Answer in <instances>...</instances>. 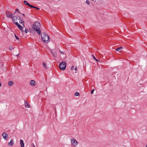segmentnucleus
Returning a JSON list of instances; mask_svg holds the SVG:
<instances>
[{
	"instance_id": "obj_8",
	"label": "nucleus",
	"mask_w": 147,
	"mask_h": 147,
	"mask_svg": "<svg viewBox=\"0 0 147 147\" xmlns=\"http://www.w3.org/2000/svg\"><path fill=\"white\" fill-rule=\"evenodd\" d=\"M18 17L19 18L18 19L20 20V23L24 26V22L23 20V18H21L20 16H18Z\"/></svg>"
},
{
	"instance_id": "obj_9",
	"label": "nucleus",
	"mask_w": 147,
	"mask_h": 147,
	"mask_svg": "<svg viewBox=\"0 0 147 147\" xmlns=\"http://www.w3.org/2000/svg\"><path fill=\"white\" fill-rule=\"evenodd\" d=\"M15 24L18 26V28L21 30H22L23 29V28L22 26L19 24L18 22H16L15 23Z\"/></svg>"
},
{
	"instance_id": "obj_21",
	"label": "nucleus",
	"mask_w": 147,
	"mask_h": 147,
	"mask_svg": "<svg viewBox=\"0 0 147 147\" xmlns=\"http://www.w3.org/2000/svg\"><path fill=\"white\" fill-rule=\"evenodd\" d=\"M24 4L26 5L27 4H28V3L26 1H24Z\"/></svg>"
},
{
	"instance_id": "obj_1",
	"label": "nucleus",
	"mask_w": 147,
	"mask_h": 147,
	"mask_svg": "<svg viewBox=\"0 0 147 147\" xmlns=\"http://www.w3.org/2000/svg\"><path fill=\"white\" fill-rule=\"evenodd\" d=\"M40 24L37 21L35 22L32 26V28L35 30V31L39 35H41L42 34L41 30L40 29Z\"/></svg>"
},
{
	"instance_id": "obj_28",
	"label": "nucleus",
	"mask_w": 147,
	"mask_h": 147,
	"mask_svg": "<svg viewBox=\"0 0 147 147\" xmlns=\"http://www.w3.org/2000/svg\"><path fill=\"white\" fill-rule=\"evenodd\" d=\"M32 7H31V8H34L35 9H36L37 8V7H36V6H34L33 5H32Z\"/></svg>"
},
{
	"instance_id": "obj_25",
	"label": "nucleus",
	"mask_w": 147,
	"mask_h": 147,
	"mask_svg": "<svg viewBox=\"0 0 147 147\" xmlns=\"http://www.w3.org/2000/svg\"><path fill=\"white\" fill-rule=\"evenodd\" d=\"M9 49L10 50H12L13 49H14V48L13 47H9Z\"/></svg>"
},
{
	"instance_id": "obj_37",
	"label": "nucleus",
	"mask_w": 147,
	"mask_h": 147,
	"mask_svg": "<svg viewBox=\"0 0 147 147\" xmlns=\"http://www.w3.org/2000/svg\"><path fill=\"white\" fill-rule=\"evenodd\" d=\"M1 86V83H0V86Z\"/></svg>"
},
{
	"instance_id": "obj_36",
	"label": "nucleus",
	"mask_w": 147,
	"mask_h": 147,
	"mask_svg": "<svg viewBox=\"0 0 147 147\" xmlns=\"http://www.w3.org/2000/svg\"><path fill=\"white\" fill-rule=\"evenodd\" d=\"M21 31L22 32H24V30H23V29Z\"/></svg>"
},
{
	"instance_id": "obj_7",
	"label": "nucleus",
	"mask_w": 147,
	"mask_h": 147,
	"mask_svg": "<svg viewBox=\"0 0 147 147\" xmlns=\"http://www.w3.org/2000/svg\"><path fill=\"white\" fill-rule=\"evenodd\" d=\"M12 19L13 22L15 24V22H15V20L17 21L18 20V16H14L12 17Z\"/></svg>"
},
{
	"instance_id": "obj_4",
	"label": "nucleus",
	"mask_w": 147,
	"mask_h": 147,
	"mask_svg": "<svg viewBox=\"0 0 147 147\" xmlns=\"http://www.w3.org/2000/svg\"><path fill=\"white\" fill-rule=\"evenodd\" d=\"M71 144L74 146H76L78 144V142L76 140L74 139H71Z\"/></svg>"
},
{
	"instance_id": "obj_38",
	"label": "nucleus",
	"mask_w": 147,
	"mask_h": 147,
	"mask_svg": "<svg viewBox=\"0 0 147 147\" xmlns=\"http://www.w3.org/2000/svg\"><path fill=\"white\" fill-rule=\"evenodd\" d=\"M19 55V53H18V54H17V55H16V56H18Z\"/></svg>"
},
{
	"instance_id": "obj_34",
	"label": "nucleus",
	"mask_w": 147,
	"mask_h": 147,
	"mask_svg": "<svg viewBox=\"0 0 147 147\" xmlns=\"http://www.w3.org/2000/svg\"><path fill=\"white\" fill-rule=\"evenodd\" d=\"M1 58H2V57H0V62H1V63L2 61H1Z\"/></svg>"
},
{
	"instance_id": "obj_18",
	"label": "nucleus",
	"mask_w": 147,
	"mask_h": 147,
	"mask_svg": "<svg viewBox=\"0 0 147 147\" xmlns=\"http://www.w3.org/2000/svg\"><path fill=\"white\" fill-rule=\"evenodd\" d=\"M75 96H79V95H80V93L78 92H76L75 93Z\"/></svg>"
},
{
	"instance_id": "obj_33",
	"label": "nucleus",
	"mask_w": 147,
	"mask_h": 147,
	"mask_svg": "<svg viewBox=\"0 0 147 147\" xmlns=\"http://www.w3.org/2000/svg\"><path fill=\"white\" fill-rule=\"evenodd\" d=\"M22 14V15L23 16H24V17L25 18H26V17H25V14Z\"/></svg>"
},
{
	"instance_id": "obj_31",
	"label": "nucleus",
	"mask_w": 147,
	"mask_h": 147,
	"mask_svg": "<svg viewBox=\"0 0 147 147\" xmlns=\"http://www.w3.org/2000/svg\"><path fill=\"white\" fill-rule=\"evenodd\" d=\"M60 52L61 54H64V53L63 51H61L60 50Z\"/></svg>"
},
{
	"instance_id": "obj_15",
	"label": "nucleus",
	"mask_w": 147,
	"mask_h": 147,
	"mask_svg": "<svg viewBox=\"0 0 147 147\" xmlns=\"http://www.w3.org/2000/svg\"><path fill=\"white\" fill-rule=\"evenodd\" d=\"M13 83L12 81H10L8 82V84L9 86H12L13 84Z\"/></svg>"
},
{
	"instance_id": "obj_27",
	"label": "nucleus",
	"mask_w": 147,
	"mask_h": 147,
	"mask_svg": "<svg viewBox=\"0 0 147 147\" xmlns=\"http://www.w3.org/2000/svg\"><path fill=\"white\" fill-rule=\"evenodd\" d=\"M14 35H15V37L16 39L17 40H19V37L18 36H16L15 34Z\"/></svg>"
},
{
	"instance_id": "obj_41",
	"label": "nucleus",
	"mask_w": 147,
	"mask_h": 147,
	"mask_svg": "<svg viewBox=\"0 0 147 147\" xmlns=\"http://www.w3.org/2000/svg\"><path fill=\"white\" fill-rule=\"evenodd\" d=\"M146 147H147V145H146Z\"/></svg>"
},
{
	"instance_id": "obj_23",
	"label": "nucleus",
	"mask_w": 147,
	"mask_h": 147,
	"mask_svg": "<svg viewBox=\"0 0 147 147\" xmlns=\"http://www.w3.org/2000/svg\"><path fill=\"white\" fill-rule=\"evenodd\" d=\"M16 11L17 12H18L19 13H20V14H21L20 13V12L19 10L18 9H16Z\"/></svg>"
},
{
	"instance_id": "obj_16",
	"label": "nucleus",
	"mask_w": 147,
	"mask_h": 147,
	"mask_svg": "<svg viewBox=\"0 0 147 147\" xmlns=\"http://www.w3.org/2000/svg\"><path fill=\"white\" fill-rule=\"evenodd\" d=\"M123 48L122 47H118V48L116 49V50L117 51H118L119 52H120V50H121Z\"/></svg>"
},
{
	"instance_id": "obj_13",
	"label": "nucleus",
	"mask_w": 147,
	"mask_h": 147,
	"mask_svg": "<svg viewBox=\"0 0 147 147\" xmlns=\"http://www.w3.org/2000/svg\"><path fill=\"white\" fill-rule=\"evenodd\" d=\"M24 105L26 108H28L30 107V105L29 104L26 100H25L24 101Z\"/></svg>"
},
{
	"instance_id": "obj_14",
	"label": "nucleus",
	"mask_w": 147,
	"mask_h": 147,
	"mask_svg": "<svg viewBox=\"0 0 147 147\" xmlns=\"http://www.w3.org/2000/svg\"><path fill=\"white\" fill-rule=\"evenodd\" d=\"M29 30L30 32H31L33 34H34L35 33V30L33 28H29Z\"/></svg>"
},
{
	"instance_id": "obj_26",
	"label": "nucleus",
	"mask_w": 147,
	"mask_h": 147,
	"mask_svg": "<svg viewBox=\"0 0 147 147\" xmlns=\"http://www.w3.org/2000/svg\"><path fill=\"white\" fill-rule=\"evenodd\" d=\"M28 29L26 28L25 29V31H24L25 33H27L28 32Z\"/></svg>"
},
{
	"instance_id": "obj_2",
	"label": "nucleus",
	"mask_w": 147,
	"mask_h": 147,
	"mask_svg": "<svg viewBox=\"0 0 147 147\" xmlns=\"http://www.w3.org/2000/svg\"><path fill=\"white\" fill-rule=\"evenodd\" d=\"M43 35H41L42 40L45 43H48L50 41V37L45 32L43 33Z\"/></svg>"
},
{
	"instance_id": "obj_39",
	"label": "nucleus",
	"mask_w": 147,
	"mask_h": 147,
	"mask_svg": "<svg viewBox=\"0 0 147 147\" xmlns=\"http://www.w3.org/2000/svg\"><path fill=\"white\" fill-rule=\"evenodd\" d=\"M3 64H1V67H2L3 66Z\"/></svg>"
},
{
	"instance_id": "obj_19",
	"label": "nucleus",
	"mask_w": 147,
	"mask_h": 147,
	"mask_svg": "<svg viewBox=\"0 0 147 147\" xmlns=\"http://www.w3.org/2000/svg\"><path fill=\"white\" fill-rule=\"evenodd\" d=\"M43 66L44 67H45V68L46 69L47 68V65H46V63L44 62H43Z\"/></svg>"
},
{
	"instance_id": "obj_3",
	"label": "nucleus",
	"mask_w": 147,
	"mask_h": 147,
	"mask_svg": "<svg viewBox=\"0 0 147 147\" xmlns=\"http://www.w3.org/2000/svg\"><path fill=\"white\" fill-rule=\"evenodd\" d=\"M66 67V63L65 62L62 61L59 65V67L60 69L64 70Z\"/></svg>"
},
{
	"instance_id": "obj_6",
	"label": "nucleus",
	"mask_w": 147,
	"mask_h": 147,
	"mask_svg": "<svg viewBox=\"0 0 147 147\" xmlns=\"http://www.w3.org/2000/svg\"><path fill=\"white\" fill-rule=\"evenodd\" d=\"M2 136L3 138L5 140H7L8 138V135L5 132L3 133L2 134Z\"/></svg>"
},
{
	"instance_id": "obj_10",
	"label": "nucleus",
	"mask_w": 147,
	"mask_h": 147,
	"mask_svg": "<svg viewBox=\"0 0 147 147\" xmlns=\"http://www.w3.org/2000/svg\"><path fill=\"white\" fill-rule=\"evenodd\" d=\"M30 83L32 86H36V82L34 80H31L30 82Z\"/></svg>"
},
{
	"instance_id": "obj_17",
	"label": "nucleus",
	"mask_w": 147,
	"mask_h": 147,
	"mask_svg": "<svg viewBox=\"0 0 147 147\" xmlns=\"http://www.w3.org/2000/svg\"><path fill=\"white\" fill-rule=\"evenodd\" d=\"M52 54L54 57H56L57 56V53L55 52H53V51H52Z\"/></svg>"
},
{
	"instance_id": "obj_12",
	"label": "nucleus",
	"mask_w": 147,
	"mask_h": 147,
	"mask_svg": "<svg viewBox=\"0 0 147 147\" xmlns=\"http://www.w3.org/2000/svg\"><path fill=\"white\" fill-rule=\"evenodd\" d=\"M20 144L21 145V147H24V144L23 140H20Z\"/></svg>"
},
{
	"instance_id": "obj_11",
	"label": "nucleus",
	"mask_w": 147,
	"mask_h": 147,
	"mask_svg": "<svg viewBox=\"0 0 147 147\" xmlns=\"http://www.w3.org/2000/svg\"><path fill=\"white\" fill-rule=\"evenodd\" d=\"M13 144V141L12 139H11L10 141L8 143V145L10 146H12Z\"/></svg>"
},
{
	"instance_id": "obj_20",
	"label": "nucleus",
	"mask_w": 147,
	"mask_h": 147,
	"mask_svg": "<svg viewBox=\"0 0 147 147\" xmlns=\"http://www.w3.org/2000/svg\"><path fill=\"white\" fill-rule=\"evenodd\" d=\"M92 56L93 57V58H94V59L95 60H96L97 61H99L98 59H97L93 55H92Z\"/></svg>"
},
{
	"instance_id": "obj_5",
	"label": "nucleus",
	"mask_w": 147,
	"mask_h": 147,
	"mask_svg": "<svg viewBox=\"0 0 147 147\" xmlns=\"http://www.w3.org/2000/svg\"><path fill=\"white\" fill-rule=\"evenodd\" d=\"M14 14H12V13L8 11H7L6 12V16L7 18H11L13 17L12 15H13Z\"/></svg>"
},
{
	"instance_id": "obj_32",
	"label": "nucleus",
	"mask_w": 147,
	"mask_h": 147,
	"mask_svg": "<svg viewBox=\"0 0 147 147\" xmlns=\"http://www.w3.org/2000/svg\"><path fill=\"white\" fill-rule=\"evenodd\" d=\"M77 69V67H76L75 68V71H76Z\"/></svg>"
},
{
	"instance_id": "obj_35",
	"label": "nucleus",
	"mask_w": 147,
	"mask_h": 147,
	"mask_svg": "<svg viewBox=\"0 0 147 147\" xmlns=\"http://www.w3.org/2000/svg\"><path fill=\"white\" fill-rule=\"evenodd\" d=\"M36 9L38 10H39L40 9V8H38L37 7Z\"/></svg>"
},
{
	"instance_id": "obj_30",
	"label": "nucleus",
	"mask_w": 147,
	"mask_h": 147,
	"mask_svg": "<svg viewBox=\"0 0 147 147\" xmlns=\"http://www.w3.org/2000/svg\"><path fill=\"white\" fill-rule=\"evenodd\" d=\"M74 69V66H72V67H71V70H73Z\"/></svg>"
},
{
	"instance_id": "obj_22",
	"label": "nucleus",
	"mask_w": 147,
	"mask_h": 147,
	"mask_svg": "<svg viewBox=\"0 0 147 147\" xmlns=\"http://www.w3.org/2000/svg\"><path fill=\"white\" fill-rule=\"evenodd\" d=\"M86 3L88 4V5H89L90 4V3L89 1L88 0H86Z\"/></svg>"
},
{
	"instance_id": "obj_24",
	"label": "nucleus",
	"mask_w": 147,
	"mask_h": 147,
	"mask_svg": "<svg viewBox=\"0 0 147 147\" xmlns=\"http://www.w3.org/2000/svg\"><path fill=\"white\" fill-rule=\"evenodd\" d=\"M26 5H28V6H29L30 7V8H31V7H32V5L30 4L29 3H28V4H27Z\"/></svg>"
},
{
	"instance_id": "obj_29",
	"label": "nucleus",
	"mask_w": 147,
	"mask_h": 147,
	"mask_svg": "<svg viewBox=\"0 0 147 147\" xmlns=\"http://www.w3.org/2000/svg\"><path fill=\"white\" fill-rule=\"evenodd\" d=\"M94 89H93L91 91V94H93V93L94 91Z\"/></svg>"
},
{
	"instance_id": "obj_40",
	"label": "nucleus",
	"mask_w": 147,
	"mask_h": 147,
	"mask_svg": "<svg viewBox=\"0 0 147 147\" xmlns=\"http://www.w3.org/2000/svg\"><path fill=\"white\" fill-rule=\"evenodd\" d=\"M33 144V146H34V147H35V146H34V144Z\"/></svg>"
}]
</instances>
